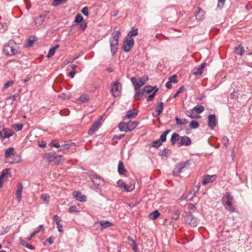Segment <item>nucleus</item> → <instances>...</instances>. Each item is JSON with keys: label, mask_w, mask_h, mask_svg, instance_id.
I'll return each mask as SVG.
<instances>
[{"label": "nucleus", "mask_w": 252, "mask_h": 252, "mask_svg": "<svg viewBox=\"0 0 252 252\" xmlns=\"http://www.w3.org/2000/svg\"><path fill=\"white\" fill-rule=\"evenodd\" d=\"M161 144L162 143L158 139L155 141H153L152 143V146L155 148H158L160 145H161Z\"/></svg>", "instance_id": "obj_46"}, {"label": "nucleus", "mask_w": 252, "mask_h": 252, "mask_svg": "<svg viewBox=\"0 0 252 252\" xmlns=\"http://www.w3.org/2000/svg\"><path fill=\"white\" fill-rule=\"evenodd\" d=\"M15 155L14 152V149L13 147H9L6 149L5 151V158L7 159V162L9 163H14V161H12L9 160V158Z\"/></svg>", "instance_id": "obj_15"}, {"label": "nucleus", "mask_w": 252, "mask_h": 252, "mask_svg": "<svg viewBox=\"0 0 252 252\" xmlns=\"http://www.w3.org/2000/svg\"><path fill=\"white\" fill-rule=\"evenodd\" d=\"M158 89H156V90H155L151 94H150V95H149L147 96V101H150L153 99L156 93L158 91Z\"/></svg>", "instance_id": "obj_42"}, {"label": "nucleus", "mask_w": 252, "mask_h": 252, "mask_svg": "<svg viewBox=\"0 0 252 252\" xmlns=\"http://www.w3.org/2000/svg\"><path fill=\"white\" fill-rule=\"evenodd\" d=\"M138 111L136 109H133L131 110H128L126 114L124 117V120H126V119H131L136 117L137 115Z\"/></svg>", "instance_id": "obj_19"}, {"label": "nucleus", "mask_w": 252, "mask_h": 252, "mask_svg": "<svg viewBox=\"0 0 252 252\" xmlns=\"http://www.w3.org/2000/svg\"><path fill=\"white\" fill-rule=\"evenodd\" d=\"M13 127L14 128H16V130L17 131H20L22 129V128L23 127V125L21 124H18L14 125L13 126Z\"/></svg>", "instance_id": "obj_51"}, {"label": "nucleus", "mask_w": 252, "mask_h": 252, "mask_svg": "<svg viewBox=\"0 0 252 252\" xmlns=\"http://www.w3.org/2000/svg\"><path fill=\"white\" fill-rule=\"evenodd\" d=\"M51 145H52V146L54 147H56V148H61V146L60 145V144L58 143V142H56L55 141H53L51 143Z\"/></svg>", "instance_id": "obj_58"}, {"label": "nucleus", "mask_w": 252, "mask_h": 252, "mask_svg": "<svg viewBox=\"0 0 252 252\" xmlns=\"http://www.w3.org/2000/svg\"><path fill=\"white\" fill-rule=\"evenodd\" d=\"M138 34V30L137 29H133L128 32L127 36L128 37L136 36Z\"/></svg>", "instance_id": "obj_41"}, {"label": "nucleus", "mask_w": 252, "mask_h": 252, "mask_svg": "<svg viewBox=\"0 0 252 252\" xmlns=\"http://www.w3.org/2000/svg\"><path fill=\"white\" fill-rule=\"evenodd\" d=\"M57 228L60 232H62L63 231V225L61 223H57Z\"/></svg>", "instance_id": "obj_57"}, {"label": "nucleus", "mask_w": 252, "mask_h": 252, "mask_svg": "<svg viewBox=\"0 0 252 252\" xmlns=\"http://www.w3.org/2000/svg\"><path fill=\"white\" fill-rule=\"evenodd\" d=\"M189 126L193 129L197 128L199 126V123L196 121H192L189 123Z\"/></svg>", "instance_id": "obj_44"}, {"label": "nucleus", "mask_w": 252, "mask_h": 252, "mask_svg": "<svg viewBox=\"0 0 252 252\" xmlns=\"http://www.w3.org/2000/svg\"><path fill=\"white\" fill-rule=\"evenodd\" d=\"M80 210L78 209V208L76 206L72 205L69 207L68 209V212L73 214V213H80Z\"/></svg>", "instance_id": "obj_38"}, {"label": "nucleus", "mask_w": 252, "mask_h": 252, "mask_svg": "<svg viewBox=\"0 0 252 252\" xmlns=\"http://www.w3.org/2000/svg\"><path fill=\"white\" fill-rule=\"evenodd\" d=\"M185 91V88L183 86L182 87H181L179 90L176 92V93H175V94L173 96V97L174 98H175L180 93H182L183 92H184Z\"/></svg>", "instance_id": "obj_48"}, {"label": "nucleus", "mask_w": 252, "mask_h": 252, "mask_svg": "<svg viewBox=\"0 0 252 252\" xmlns=\"http://www.w3.org/2000/svg\"><path fill=\"white\" fill-rule=\"evenodd\" d=\"M190 166L189 160L185 162H181L176 164L173 170V174L175 176H179L180 174L188 170Z\"/></svg>", "instance_id": "obj_2"}, {"label": "nucleus", "mask_w": 252, "mask_h": 252, "mask_svg": "<svg viewBox=\"0 0 252 252\" xmlns=\"http://www.w3.org/2000/svg\"><path fill=\"white\" fill-rule=\"evenodd\" d=\"M17 186V189L16 192V199L17 200L18 202H20L22 198L23 187L22 183H18Z\"/></svg>", "instance_id": "obj_18"}, {"label": "nucleus", "mask_w": 252, "mask_h": 252, "mask_svg": "<svg viewBox=\"0 0 252 252\" xmlns=\"http://www.w3.org/2000/svg\"><path fill=\"white\" fill-rule=\"evenodd\" d=\"M175 121H176V124L177 125H185L188 123V121L187 119H181L179 118L178 117L175 118Z\"/></svg>", "instance_id": "obj_37"}, {"label": "nucleus", "mask_w": 252, "mask_h": 252, "mask_svg": "<svg viewBox=\"0 0 252 252\" xmlns=\"http://www.w3.org/2000/svg\"><path fill=\"white\" fill-rule=\"evenodd\" d=\"M185 221L187 224L191 227H196L198 224V219L189 212L186 213Z\"/></svg>", "instance_id": "obj_8"}, {"label": "nucleus", "mask_w": 252, "mask_h": 252, "mask_svg": "<svg viewBox=\"0 0 252 252\" xmlns=\"http://www.w3.org/2000/svg\"><path fill=\"white\" fill-rule=\"evenodd\" d=\"M156 89H158L156 87H153L151 86H146L143 89V94L144 93L150 94L152 92H154L156 90Z\"/></svg>", "instance_id": "obj_29"}, {"label": "nucleus", "mask_w": 252, "mask_h": 252, "mask_svg": "<svg viewBox=\"0 0 252 252\" xmlns=\"http://www.w3.org/2000/svg\"><path fill=\"white\" fill-rule=\"evenodd\" d=\"M100 123L99 121H96L91 129L89 130L88 133L90 135H92L94 132H95L98 128L99 126H100Z\"/></svg>", "instance_id": "obj_24"}, {"label": "nucleus", "mask_w": 252, "mask_h": 252, "mask_svg": "<svg viewBox=\"0 0 252 252\" xmlns=\"http://www.w3.org/2000/svg\"><path fill=\"white\" fill-rule=\"evenodd\" d=\"M9 170L10 169L8 168H6L4 169L1 173V174L0 176V178L4 180V178L7 175L9 172Z\"/></svg>", "instance_id": "obj_45"}, {"label": "nucleus", "mask_w": 252, "mask_h": 252, "mask_svg": "<svg viewBox=\"0 0 252 252\" xmlns=\"http://www.w3.org/2000/svg\"><path fill=\"white\" fill-rule=\"evenodd\" d=\"M53 219L56 222V224L57 223H60V222L62 221L61 218L57 215H54L53 216Z\"/></svg>", "instance_id": "obj_56"}, {"label": "nucleus", "mask_w": 252, "mask_h": 252, "mask_svg": "<svg viewBox=\"0 0 252 252\" xmlns=\"http://www.w3.org/2000/svg\"><path fill=\"white\" fill-rule=\"evenodd\" d=\"M14 84L13 81H8L6 82L3 86V89H6L8 88L9 87H10L12 85Z\"/></svg>", "instance_id": "obj_49"}, {"label": "nucleus", "mask_w": 252, "mask_h": 252, "mask_svg": "<svg viewBox=\"0 0 252 252\" xmlns=\"http://www.w3.org/2000/svg\"><path fill=\"white\" fill-rule=\"evenodd\" d=\"M83 16L80 14H77L75 17L74 21L76 23H80L81 22H82L83 21Z\"/></svg>", "instance_id": "obj_47"}, {"label": "nucleus", "mask_w": 252, "mask_h": 252, "mask_svg": "<svg viewBox=\"0 0 252 252\" xmlns=\"http://www.w3.org/2000/svg\"><path fill=\"white\" fill-rule=\"evenodd\" d=\"M81 12L85 16H88L89 14L88 8L86 6L82 8Z\"/></svg>", "instance_id": "obj_55"}, {"label": "nucleus", "mask_w": 252, "mask_h": 252, "mask_svg": "<svg viewBox=\"0 0 252 252\" xmlns=\"http://www.w3.org/2000/svg\"><path fill=\"white\" fill-rule=\"evenodd\" d=\"M90 178L93 183L97 186H103L104 184V180L96 174L90 175Z\"/></svg>", "instance_id": "obj_13"}, {"label": "nucleus", "mask_w": 252, "mask_h": 252, "mask_svg": "<svg viewBox=\"0 0 252 252\" xmlns=\"http://www.w3.org/2000/svg\"><path fill=\"white\" fill-rule=\"evenodd\" d=\"M171 82H170L169 81L166 83V85H165V86L168 89H171L172 86H171Z\"/></svg>", "instance_id": "obj_63"}, {"label": "nucleus", "mask_w": 252, "mask_h": 252, "mask_svg": "<svg viewBox=\"0 0 252 252\" xmlns=\"http://www.w3.org/2000/svg\"><path fill=\"white\" fill-rule=\"evenodd\" d=\"M130 81L134 87V89L136 90L134 96V99L135 100H140L142 97V91L139 90V89L142 86V78H139L138 80L135 77H131Z\"/></svg>", "instance_id": "obj_3"}, {"label": "nucleus", "mask_w": 252, "mask_h": 252, "mask_svg": "<svg viewBox=\"0 0 252 252\" xmlns=\"http://www.w3.org/2000/svg\"><path fill=\"white\" fill-rule=\"evenodd\" d=\"M177 76L176 75H174L173 76H170L169 78V81L171 83H176L177 82V80L176 79Z\"/></svg>", "instance_id": "obj_52"}, {"label": "nucleus", "mask_w": 252, "mask_h": 252, "mask_svg": "<svg viewBox=\"0 0 252 252\" xmlns=\"http://www.w3.org/2000/svg\"><path fill=\"white\" fill-rule=\"evenodd\" d=\"M46 143L44 141H42L41 143L38 144V146L41 148H44L46 147Z\"/></svg>", "instance_id": "obj_62"}, {"label": "nucleus", "mask_w": 252, "mask_h": 252, "mask_svg": "<svg viewBox=\"0 0 252 252\" xmlns=\"http://www.w3.org/2000/svg\"><path fill=\"white\" fill-rule=\"evenodd\" d=\"M59 48V45L57 44L55 46L53 47L52 48H50L47 55V57L48 58H50L51 57H52L54 55L56 50L58 49Z\"/></svg>", "instance_id": "obj_28"}, {"label": "nucleus", "mask_w": 252, "mask_h": 252, "mask_svg": "<svg viewBox=\"0 0 252 252\" xmlns=\"http://www.w3.org/2000/svg\"><path fill=\"white\" fill-rule=\"evenodd\" d=\"M3 51V53L7 56L14 55L18 53V51L10 45L9 44L4 46Z\"/></svg>", "instance_id": "obj_14"}, {"label": "nucleus", "mask_w": 252, "mask_h": 252, "mask_svg": "<svg viewBox=\"0 0 252 252\" xmlns=\"http://www.w3.org/2000/svg\"><path fill=\"white\" fill-rule=\"evenodd\" d=\"M216 179V175H206L205 176L203 181H202V184L203 185H207L208 184H209L210 183L213 182Z\"/></svg>", "instance_id": "obj_20"}, {"label": "nucleus", "mask_w": 252, "mask_h": 252, "mask_svg": "<svg viewBox=\"0 0 252 252\" xmlns=\"http://www.w3.org/2000/svg\"><path fill=\"white\" fill-rule=\"evenodd\" d=\"M14 134L12 129L8 128H3L2 130L0 131V138L2 139L9 138Z\"/></svg>", "instance_id": "obj_12"}, {"label": "nucleus", "mask_w": 252, "mask_h": 252, "mask_svg": "<svg viewBox=\"0 0 252 252\" xmlns=\"http://www.w3.org/2000/svg\"><path fill=\"white\" fill-rule=\"evenodd\" d=\"M159 215V212L158 210H155L149 214V217L153 220H155L158 217Z\"/></svg>", "instance_id": "obj_32"}, {"label": "nucleus", "mask_w": 252, "mask_h": 252, "mask_svg": "<svg viewBox=\"0 0 252 252\" xmlns=\"http://www.w3.org/2000/svg\"><path fill=\"white\" fill-rule=\"evenodd\" d=\"M179 140V135L174 132L172 134L171 137V142L172 145H175L177 141Z\"/></svg>", "instance_id": "obj_31"}, {"label": "nucleus", "mask_w": 252, "mask_h": 252, "mask_svg": "<svg viewBox=\"0 0 252 252\" xmlns=\"http://www.w3.org/2000/svg\"><path fill=\"white\" fill-rule=\"evenodd\" d=\"M66 1L67 0H53L52 5L54 6H56L66 2Z\"/></svg>", "instance_id": "obj_40"}, {"label": "nucleus", "mask_w": 252, "mask_h": 252, "mask_svg": "<svg viewBox=\"0 0 252 252\" xmlns=\"http://www.w3.org/2000/svg\"><path fill=\"white\" fill-rule=\"evenodd\" d=\"M117 187L122 190L126 192H130L132 191L135 188L133 182H130L128 185L126 184L122 180H119L117 182Z\"/></svg>", "instance_id": "obj_7"}, {"label": "nucleus", "mask_w": 252, "mask_h": 252, "mask_svg": "<svg viewBox=\"0 0 252 252\" xmlns=\"http://www.w3.org/2000/svg\"><path fill=\"white\" fill-rule=\"evenodd\" d=\"M191 144V140L188 136H183L180 138V143L179 146L182 145L189 146Z\"/></svg>", "instance_id": "obj_22"}, {"label": "nucleus", "mask_w": 252, "mask_h": 252, "mask_svg": "<svg viewBox=\"0 0 252 252\" xmlns=\"http://www.w3.org/2000/svg\"><path fill=\"white\" fill-rule=\"evenodd\" d=\"M171 131L170 129H168L165 131L160 136L159 140L161 141V143L164 142L166 140V136Z\"/></svg>", "instance_id": "obj_34"}, {"label": "nucleus", "mask_w": 252, "mask_h": 252, "mask_svg": "<svg viewBox=\"0 0 252 252\" xmlns=\"http://www.w3.org/2000/svg\"><path fill=\"white\" fill-rule=\"evenodd\" d=\"M124 134L120 135L119 136H115L113 138V140L117 139L120 140L124 137Z\"/></svg>", "instance_id": "obj_60"}, {"label": "nucleus", "mask_w": 252, "mask_h": 252, "mask_svg": "<svg viewBox=\"0 0 252 252\" xmlns=\"http://www.w3.org/2000/svg\"><path fill=\"white\" fill-rule=\"evenodd\" d=\"M94 225L97 230L102 231L104 229H107L111 226H114V224L108 220H102L100 221L95 222Z\"/></svg>", "instance_id": "obj_9"}, {"label": "nucleus", "mask_w": 252, "mask_h": 252, "mask_svg": "<svg viewBox=\"0 0 252 252\" xmlns=\"http://www.w3.org/2000/svg\"><path fill=\"white\" fill-rule=\"evenodd\" d=\"M62 156L58 155L55 152H51L44 154L42 155V158L49 163L53 162L56 164H59Z\"/></svg>", "instance_id": "obj_4"}, {"label": "nucleus", "mask_w": 252, "mask_h": 252, "mask_svg": "<svg viewBox=\"0 0 252 252\" xmlns=\"http://www.w3.org/2000/svg\"><path fill=\"white\" fill-rule=\"evenodd\" d=\"M163 109V103L160 102L159 105L156 108L155 111L157 112V115L159 116L162 112Z\"/></svg>", "instance_id": "obj_33"}, {"label": "nucleus", "mask_w": 252, "mask_h": 252, "mask_svg": "<svg viewBox=\"0 0 252 252\" xmlns=\"http://www.w3.org/2000/svg\"><path fill=\"white\" fill-rule=\"evenodd\" d=\"M88 100L89 97L86 94H82L79 98V100L82 103L86 102Z\"/></svg>", "instance_id": "obj_43"}, {"label": "nucleus", "mask_w": 252, "mask_h": 252, "mask_svg": "<svg viewBox=\"0 0 252 252\" xmlns=\"http://www.w3.org/2000/svg\"><path fill=\"white\" fill-rule=\"evenodd\" d=\"M217 125V120L214 114L210 115L208 116V126L212 129H213Z\"/></svg>", "instance_id": "obj_16"}, {"label": "nucleus", "mask_w": 252, "mask_h": 252, "mask_svg": "<svg viewBox=\"0 0 252 252\" xmlns=\"http://www.w3.org/2000/svg\"><path fill=\"white\" fill-rule=\"evenodd\" d=\"M121 34L120 31H115L111 33V37L110 38V45L111 52L112 56H114L118 49V43L119 37Z\"/></svg>", "instance_id": "obj_1"}, {"label": "nucleus", "mask_w": 252, "mask_h": 252, "mask_svg": "<svg viewBox=\"0 0 252 252\" xmlns=\"http://www.w3.org/2000/svg\"><path fill=\"white\" fill-rule=\"evenodd\" d=\"M235 53L237 55H243L244 53V49L241 45H238L235 48Z\"/></svg>", "instance_id": "obj_30"}, {"label": "nucleus", "mask_w": 252, "mask_h": 252, "mask_svg": "<svg viewBox=\"0 0 252 252\" xmlns=\"http://www.w3.org/2000/svg\"><path fill=\"white\" fill-rule=\"evenodd\" d=\"M222 141H223V143L224 144V146L225 148H227V147L228 145V143H229V139H228V137L225 136H224L222 137Z\"/></svg>", "instance_id": "obj_50"}, {"label": "nucleus", "mask_w": 252, "mask_h": 252, "mask_svg": "<svg viewBox=\"0 0 252 252\" xmlns=\"http://www.w3.org/2000/svg\"><path fill=\"white\" fill-rule=\"evenodd\" d=\"M71 147V143L69 142H65L61 146L60 151L67 150Z\"/></svg>", "instance_id": "obj_36"}, {"label": "nucleus", "mask_w": 252, "mask_h": 252, "mask_svg": "<svg viewBox=\"0 0 252 252\" xmlns=\"http://www.w3.org/2000/svg\"><path fill=\"white\" fill-rule=\"evenodd\" d=\"M75 74V70H72L70 71V72L68 73V76L71 78H73L74 77V75Z\"/></svg>", "instance_id": "obj_59"}, {"label": "nucleus", "mask_w": 252, "mask_h": 252, "mask_svg": "<svg viewBox=\"0 0 252 252\" xmlns=\"http://www.w3.org/2000/svg\"><path fill=\"white\" fill-rule=\"evenodd\" d=\"M204 110V107L203 106L201 105H197L194 106L191 110L192 112H195L197 114H200L203 112Z\"/></svg>", "instance_id": "obj_25"}, {"label": "nucleus", "mask_w": 252, "mask_h": 252, "mask_svg": "<svg viewBox=\"0 0 252 252\" xmlns=\"http://www.w3.org/2000/svg\"><path fill=\"white\" fill-rule=\"evenodd\" d=\"M205 13L201 8L198 7L197 12L195 13V16L197 20L201 21L204 19Z\"/></svg>", "instance_id": "obj_21"}, {"label": "nucleus", "mask_w": 252, "mask_h": 252, "mask_svg": "<svg viewBox=\"0 0 252 252\" xmlns=\"http://www.w3.org/2000/svg\"><path fill=\"white\" fill-rule=\"evenodd\" d=\"M118 171L120 175H124L127 172V170L124 167V163L122 161L120 160L119 162L118 166Z\"/></svg>", "instance_id": "obj_23"}, {"label": "nucleus", "mask_w": 252, "mask_h": 252, "mask_svg": "<svg viewBox=\"0 0 252 252\" xmlns=\"http://www.w3.org/2000/svg\"><path fill=\"white\" fill-rule=\"evenodd\" d=\"M87 27V24L86 23H82L81 25H80V29H82V31H84L85 30V29H86Z\"/></svg>", "instance_id": "obj_61"}, {"label": "nucleus", "mask_w": 252, "mask_h": 252, "mask_svg": "<svg viewBox=\"0 0 252 252\" xmlns=\"http://www.w3.org/2000/svg\"><path fill=\"white\" fill-rule=\"evenodd\" d=\"M74 196L79 201L84 202L86 201V196L85 195H82L81 193L79 191H75L74 192Z\"/></svg>", "instance_id": "obj_26"}, {"label": "nucleus", "mask_w": 252, "mask_h": 252, "mask_svg": "<svg viewBox=\"0 0 252 252\" xmlns=\"http://www.w3.org/2000/svg\"><path fill=\"white\" fill-rule=\"evenodd\" d=\"M129 241H130V242H131V245L134 251L135 252H137V247L136 245L135 242L133 239L129 240Z\"/></svg>", "instance_id": "obj_53"}, {"label": "nucleus", "mask_w": 252, "mask_h": 252, "mask_svg": "<svg viewBox=\"0 0 252 252\" xmlns=\"http://www.w3.org/2000/svg\"><path fill=\"white\" fill-rule=\"evenodd\" d=\"M20 243L22 245H23V246H24L29 249H31V250L33 249V247L32 245H30L27 242H26L25 241H24L21 239H20Z\"/></svg>", "instance_id": "obj_39"}, {"label": "nucleus", "mask_w": 252, "mask_h": 252, "mask_svg": "<svg viewBox=\"0 0 252 252\" xmlns=\"http://www.w3.org/2000/svg\"><path fill=\"white\" fill-rule=\"evenodd\" d=\"M188 208H189V209H192L195 208V206L193 204L190 203L188 205Z\"/></svg>", "instance_id": "obj_64"}, {"label": "nucleus", "mask_w": 252, "mask_h": 252, "mask_svg": "<svg viewBox=\"0 0 252 252\" xmlns=\"http://www.w3.org/2000/svg\"><path fill=\"white\" fill-rule=\"evenodd\" d=\"M46 17V14H41L35 18L34 23L37 28L40 27L42 25Z\"/></svg>", "instance_id": "obj_17"}, {"label": "nucleus", "mask_w": 252, "mask_h": 252, "mask_svg": "<svg viewBox=\"0 0 252 252\" xmlns=\"http://www.w3.org/2000/svg\"><path fill=\"white\" fill-rule=\"evenodd\" d=\"M206 65V64L205 63H202L197 68L194 70L193 74L195 75H201L202 73L203 70Z\"/></svg>", "instance_id": "obj_27"}, {"label": "nucleus", "mask_w": 252, "mask_h": 252, "mask_svg": "<svg viewBox=\"0 0 252 252\" xmlns=\"http://www.w3.org/2000/svg\"><path fill=\"white\" fill-rule=\"evenodd\" d=\"M225 0H218V7L222 8L224 4Z\"/></svg>", "instance_id": "obj_54"}, {"label": "nucleus", "mask_w": 252, "mask_h": 252, "mask_svg": "<svg viewBox=\"0 0 252 252\" xmlns=\"http://www.w3.org/2000/svg\"><path fill=\"white\" fill-rule=\"evenodd\" d=\"M137 123L134 121L122 122L119 124V127L120 131L128 132L136 127Z\"/></svg>", "instance_id": "obj_5"}, {"label": "nucleus", "mask_w": 252, "mask_h": 252, "mask_svg": "<svg viewBox=\"0 0 252 252\" xmlns=\"http://www.w3.org/2000/svg\"><path fill=\"white\" fill-rule=\"evenodd\" d=\"M121 84L118 81L114 82L111 89L113 96L115 97L119 96L121 94Z\"/></svg>", "instance_id": "obj_10"}, {"label": "nucleus", "mask_w": 252, "mask_h": 252, "mask_svg": "<svg viewBox=\"0 0 252 252\" xmlns=\"http://www.w3.org/2000/svg\"><path fill=\"white\" fill-rule=\"evenodd\" d=\"M40 198L45 204H48L50 200V195L47 193H43L40 196Z\"/></svg>", "instance_id": "obj_35"}, {"label": "nucleus", "mask_w": 252, "mask_h": 252, "mask_svg": "<svg viewBox=\"0 0 252 252\" xmlns=\"http://www.w3.org/2000/svg\"><path fill=\"white\" fill-rule=\"evenodd\" d=\"M222 200L227 210L232 212L235 211L234 208L232 207L233 198L232 196L228 193L223 196Z\"/></svg>", "instance_id": "obj_6"}, {"label": "nucleus", "mask_w": 252, "mask_h": 252, "mask_svg": "<svg viewBox=\"0 0 252 252\" xmlns=\"http://www.w3.org/2000/svg\"><path fill=\"white\" fill-rule=\"evenodd\" d=\"M134 44V40L132 37H128L125 40L123 46V50L126 52H129Z\"/></svg>", "instance_id": "obj_11"}]
</instances>
